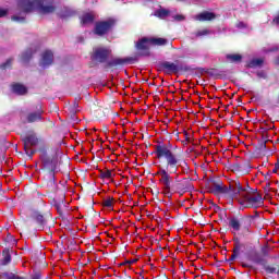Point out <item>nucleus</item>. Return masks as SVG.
Instances as JSON below:
<instances>
[{"mask_svg": "<svg viewBox=\"0 0 279 279\" xmlns=\"http://www.w3.org/2000/svg\"><path fill=\"white\" fill-rule=\"evenodd\" d=\"M156 156L159 160L162 158L166 160L163 166H159L157 175L159 177V184H161V191L167 197L173 195V178L172 173H178L180 167V156L171 150L166 145L156 146Z\"/></svg>", "mask_w": 279, "mask_h": 279, "instance_id": "obj_1", "label": "nucleus"}, {"mask_svg": "<svg viewBox=\"0 0 279 279\" xmlns=\"http://www.w3.org/2000/svg\"><path fill=\"white\" fill-rule=\"evenodd\" d=\"M214 191L223 195L227 199H236L243 208H259V206H263V196L245 190L239 181L231 182L229 186L217 183L214 185Z\"/></svg>", "mask_w": 279, "mask_h": 279, "instance_id": "obj_2", "label": "nucleus"}, {"mask_svg": "<svg viewBox=\"0 0 279 279\" xmlns=\"http://www.w3.org/2000/svg\"><path fill=\"white\" fill-rule=\"evenodd\" d=\"M17 8L23 14L27 12L51 14L56 11V0H17Z\"/></svg>", "mask_w": 279, "mask_h": 279, "instance_id": "obj_3", "label": "nucleus"}, {"mask_svg": "<svg viewBox=\"0 0 279 279\" xmlns=\"http://www.w3.org/2000/svg\"><path fill=\"white\" fill-rule=\"evenodd\" d=\"M117 21H114V19L97 22L94 28V34L97 36H105V34H108V32L114 27Z\"/></svg>", "mask_w": 279, "mask_h": 279, "instance_id": "obj_4", "label": "nucleus"}, {"mask_svg": "<svg viewBox=\"0 0 279 279\" xmlns=\"http://www.w3.org/2000/svg\"><path fill=\"white\" fill-rule=\"evenodd\" d=\"M167 44V39L165 38H142L137 44H136V49L140 51H143L145 49H149V45H157V46H162Z\"/></svg>", "mask_w": 279, "mask_h": 279, "instance_id": "obj_5", "label": "nucleus"}, {"mask_svg": "<svg viewBox=\"0 0 279 279\" xmlns=\"http://www.w3.org/2000/svg\"><path fill=\"white\" fill-rule=\"evenodd\" d=\"M111 53L112 50H110V48L97 47L94 48L93 58L96 62H106Z\"/></svg>", "mask_w": 279, "mask_h": 279, "instance_id": "obj_6", "label": "nucleus"}, {"mask_svg": "<svg viewBox=\"0 0 279 279\" xmlns=\"http://www.w3.org/2000/svg\"><path fill=\"white\" fill-rule=\"evenodd\" d=\"M24 141V149H26V154L29 156H34V150H31L29 147H34V145H38V137H36V134L31 133L23 137Z\"/></svg>", "mask_w": 279, "mask_h": 279, "instance_id": "obj_7", "label": "nucleus"}, {"mask_svg": "<svg viewBox=\"0 0 279 279\" xmlns=\"http://www.w3.org/2000/svg\"><path fill=\"white\" fill-rule=\"evenodd\" d=\"M130 62L128 58H113L107 62V69H119V66H125Z\"/></svg>", "mask_w": 279, "mask_h": 279, "instance_id": "obj_8", "label": "nucleus"}, {"mask_svg": "<svg viewBox=\"0 0 279 279\" xmlns=\"http://www.w3.org/2000/svg\"><path fill=\"white\" fill-rule=\"evenodd\" d=\"M50 64H53V52L46 50L41 54L40 66H50Z\"/></svg>", "mask_w": 279, "mask_h": 279, "instance_id": "obj_9", "label": "nucleus"}, {"mask_svg": "<svg viewBox=\"0 0 279 279\" xmlns=\"http://www.w3.org/2000/svg\"><path fill=\"white\" fill-rule=\"evenodd\" d=\"M215 19H217V15L208 11L195 15V21H215Z\"/></svg>", "mask_w": 279, "mask_h": 279, "instance_id": "obj_10", "label": "nucleus"}, {"mask_svg": "<svg viewBox=\"0 0 279 279\" xmlns=\"http://www.w3.org/2000/svg\"><path fill=\"white\" fill-rule=\"evenodd\" d=\"M177 191H179V193H186V191H191V189H193V185H191V182H189V180L182 181L181 183H178L175 185Z\"/></svg>", "mask_w": 279, "mask_h": 279, "instance_id": "obj_11", "label": "nucleus"}, {"mask_svg": "<svg viewBox=\"0 0 279 279\" xmlns=\"http://www.w3.org/2000/svg\"><path fill=\"white\" fill-rule=\"evenodd\" d=\"M93 21H95V13H93V12L84 13L81 16L82 25H90V23H93Z\"/></svg>", "mask_w": 279, "mask_h": 279, "instance_id": "obj_12", "label": "nucleus"}, {"mask_svg": "<svg viewBox=\"0 0 279 279\" xmlns=\"http://www.w3.org/2000/svg\"><path fill=\"white\" fill-rule=\"evenodd\" d=\"M12 90H13V93H15V95H25V94H27V87H25V85L19 84V83L13 84Z\"/></svg>", "mask_w": 279, "mask_h": 279, "instance_id": "obj_13", "label": "nucleus"}, {"mask_svg": "<svg viewBox=\"0 0 279 279\" xmlns=\"http://www.w3.org/2000/svg\"><path fill=\"white\" fill-rule=\"evenodd\" d=\"M40 119H43V110H38L37 112L29 113L27 117L28 123L40 121Z\"/></svg>", "mask_w": 279, "mask_h": 279, "instance_id": "obj_14", "label": "nucleus"}, {"mask_svg": "<svg viewBox=\"0 0 279 279\" xmlns=\"http://www.w3.org/2000/svg\"><path fill=\"white\" fill-rule=\"evenodd\" d=\"M163 69H166V71H168V73H178L179 68L175 63H171V62H166L163 63Z\"/></svg>", "mask_w": 279, "mask_h": 279, "instance_id": "obj_15", "label": "nucleus"}, {"mask_svg": "<svg viewBox=\"0 0 279 279\" xmlns=\"http://www.w3.org/2000/svg\"><path fill=\"white\" fill-rule=\"evenodd\" d=\"M229 226L230 228H232V230H234L235 232H239V230H241V220L236 218H231L229 221Z\"/></svg>", "mask_w": 279, "mask_h": 279, "instance_id": "obj_16", "label": "nucleus"}, {"mask_svg": "<svg viewBox=\"0 0 279 279\" xmlns=\"http://www.w3.org/2000/svg\"><path fill=\"white\" fill-rule=\"evenodd\" d=\"M168 14H170V12L167 9H159L155 11V16H158V19H167Z\"/></svg>", "mask_w": 279, "mask_h": 279, "instance_id": "obj_17", "label": "nucleus"}, {"mask_svg": "<svg viewBox=\"0 0 279 279\" xmlns=\"http://www.w3.org/2000/svg\"><path fill=\"white\" fill-rule=\"evenodd\" d=\"M250 69H255L256 66H263V59H253L248 62Z\"/></svg>", "mask_w": 279, "mask_h": 279, "instance_id": "obj_18", "label": "nucleus"}, {"mask_svg": "<svg viewBox=\"0 0 279 279\" xmlns=\"http://www.w3.org/2000/svg\"><path fill=\"white\" fill-rule=\"evenodd\" d=\"M241 54H227L229 62H241Z\"/></svg>", "mask_w": 279, "mask_h": 279, "instance_id": "obj_19", "label": "nucleus"}, {"mask_svg": "<svg viewBox=\"0 0 279 279\" xmlns=\"http://www.w3.org/2000/svg\"><path fill=\"white\" fill-rule=\"evenodd\" d=\"M208 34H210V31L208 29H202V31H198L194 34V38H202L204 36H208Z\"/></svg>", "mask_w": 279, "mask_h": 279, "instance_id": "obj_20", "label": "nucleus"}, {"mask_svg": "<svg viewBox=\"0 0 279 279\" xmlns=\"http://www.w3.org/2000/svg\"><path fill=\"white\" fill-rule=\"evenodd\" d=\"M33 219H36L37 223H45V218L43 217V215L38 214V211H35L33 214Z\"/></svg>", "mask_w": 279, "mask_h": 279, "instance_id": "obj_21", "label": "nucleus"}, {"mask_svg": "<svg viewBox=\"0 0 279 279\" xmlns=\"http://www.w3.org/2000/svg\"><path fill=\"white\" fill-rule=\"evenodd\" d=\"M33 56L32 50H26L25 52L22 53V60L23 62H27Z\"/></svg>", "mask_w": 279, "mask_h": 279, "instance_id": "obj_22", "label": "nucleus"}, {"mask_svg": "<svg viewBox=\"0 0 279 279\" xmlns=\"http://www.w3.org/2000/svg\"><path fill=\"white\" fill-rule=\"evenodd\" d=\"M11 19L15 23H24L25 22V15H13Z\"/></svg>", "mask_w": 279, "mask_h": 279, "instance_id": "obj_23", "label": "nucleus"}, {"mask_svg": "<svg viewBox=\"0 0 279 279\" xmlns=\"http://www.w3.org/2000/svg\"><path fill=\"white\" fill-rule=\"evenodd\" d=\"M3 259L1 262L2 265H8V263H10L12 260V258L10 257V253L4 252L3 253Z\"/></svg>", "mask_w": 279, "mask_h": 279, "instance_id": "obj_24", "label": "nucleus"}, {"mask_svg": "<svg viewBox=\"0 0 279 279\" xmlns=\"http://www.w3.org/2000/svg\"><path fill=\"white\" fill-rule=\"evenodd\" d=\"M266 271L267 274H278V267H274V266H266Z\"/></svg>", "mask_w": 279, "mask_h": 279, "instance_id": "obj_25", "label": "nucleus"}, {"mask_svg": "<svg viewBox=\"0 0 279 279\" xmlns=\"http://www.w3.org/2000/svg\"><path fill=\"white\" fill-rule=\"evenodd\" d=\"M71 14H72L71 10L65 8L64 11L60 13V16L61 19H66L68 16H71Z\"/></svg>", "mask_w": 279, "mask_h": 279, "instance_id": "obj_26", "label": "nucleus"}, {"mask_svg": "<svg viewBox=\"0 0 279 279\" xmlns=\"http://www.w3.org/2000/svg\"><path fill=\"white\" fill-rule=\"evenodd\" d=\"M112 172L110 170H106L104 172H101V178H106L107 180H110V178H112Z\"/></svg>", "mask_w": 279, "mask_h": 279, "instance_id": "obj_27", "label": "nucleus"}, {"mask_svg": "<svg viewBox=\"0 0 279 279\" xmlns=\"http://www.w3.org/2000/svg\"><path fill=\"white\" fill-rule=\"evenodd\" d=\"M12 66V59L7 60V62L0 65V69H10Z\"/></svg>", "mask_w": 279, "mask_h": 279, "instance_id": "obj_28", "label": "nucleus"}, {"mask_svg": "<svg viewBox=\"0 0 279 279\" xmlns=\"http://www.w3.org/2000/svg\"><path fill=\"white\" fill-rule=\"evenodd\" d=\"M104 206H106V208H112V198H107L104 202Z\"/></svg>", "mask_w": 279, "mask_h": 279, "instance_id": "obj_29", "label": "nucleus"}, {"mask_svg": "<svg viewBox=\"0 0 279 279\" xmlns=\"http://www.w3.org/2000/svg\"><path fill=\"white\" fill-rule=\"evenodd\" d=\"M173 19H174V21H178V22L184 21V15H182V14H177V15L173 16Z\"/></svg>", "mask_w": 279, "mask_h": 279, "instance_id": "obj_30", "label": "nucleus"}, {"mask_svg": "<svg viewBox=\"0 0 279 279\" xmlns=\"http://www.w3.org/2000/svg\"><path fill=\"white\" fill-rule=\"evenodd\" d=\"M236 256H239V248L233 251V254L231 255V260H234V258H236Z\"/></svg>", "mask_w": 279, "mask_h": 279, "instance_id": "obj_31", "label": "nucleus"}, {"mask_svg": "<svg viewBox=\"0 0 279 279\" xmlns=\"http://www.w3.org/2000/svg\"><path fill=\"white\" fill-rule=\"evenodd\" d=\"M5 14H8V11L4 9H0V19L5 16Z\"/></svg>", "mask_w": 279, "mask_h": 279, "instance_id": "obj_32", "label": "nucleus"}, {"mask_svg": "<svg viewBox=\"0 0 279 279\" xmlns=\"http://www.w3.org/2000/svg\"><path fill=\"white\" fill-rule=\"evenodd\" d=\"M238 27H239L240 29H243V27H245V23L240 22V23L238 24Z\"/></svg>", "mask_w": 279, "mask_h": 279, "instance_id": "obj_33", "label": "nucleus"}, {"mask_svg": "<svg viewBox=\"0 0 279 279\" xmlns=\"http://www.w3.org/2000/svg\"><path fill=\"white\" fill-rule=\"evenodd\" d=\"M16 278V275H14V274H9L8 275V279H15Z\"/></svg>", "mask_w": 279, "mask_h": 279, "instance_id": "obj_34", "label": "nucleus"}, {"mask_svg": "<svg viewBox=\"0 0 279 279\" xmlns=\"http://www.w3.org/2000/svg\"><path fill=\"white\" fill-rule=\"evenodd\" d=\"M274 23H275L276 25H279V15L274 19Z\"/></svg>", "mask_w": 279, "mask_h": 279, "instance_id": "obj_35", "label": "nucleus"}, {"mask_svg": "<svg viewBox=\"0 0 279 279\" xmlns=\"http://www.w3.org/2000/svg\"><path fill=\"white\" fill-rule=\"evenodd\" d=\"M44 165H45V167H49V161H48V160H45V161H44Z\"/></svg>", "mask_w": 279, "mask_h": 279, "instance_id": "obj_36", "label": "nucleus"}, {"mask_svg": "<svg viewBox=\"0 0 279 279\" xmlns=\"http://www.w3.org/2000/svg\"><path fill=\"white\" fill-rule=\"evenodd\" d=\"M259 77H265V73H258Z\"/></svg>", "mask_w": 279, "mask_h": 279, "instance_id": "obj_37", "label": "nucleus"}, {"mask_svg": "<svg viewBox=\"0 0 279 279\" xmlns=\"http://www.w3.org/2000/svg\"><path fill=\"white\" fill-rule=\"evenodd\" d=\"M33 279H40V277H38V276H35V277H33Z\"/></svg>", "mask_w": 279, "mask_h": 279, "instance_id": "obj_38", "label": "nucleus"}, {"mask_svg": "<svg viewBox=\"0 0 279 279\" xmlns=\"http://www.w3.org/2000/svg\"><path fill=\"white\" fill-rule=\"evenodd\" d=\"M56 166V161H52V167H54Z\"/></svg>", "mask_w": 279, "mask_h": 279, "instance_id": "obj_39", "label": "nucleus"}, {"mask_svg": "<svg viewBox=\"0 0 279 279\" xmlns=\"http://www.w3.org/2000/svg\"><path fill=\"white\" fill-rule=\"evenodd\" d=\"M272 173H277V170L275 169V170H272Z\"/></svg>", "mask_w": 279, "mask_h": 279, "instance_id": "obj_40", "label": "nucleus"}, {"mask_svg": "<svg viewBox=\"0 0 279 279\" xmlns=\"http://www.w3.org/2000/svg\"><path fill=\"white\" fill-rule=\"evenodd\" d=\"M276 169H279V165H276Z\"/></svg>", "mask_w": 279, "mask_h": 279, "instance_id": "obj_41", "label": "nucleus"}, {"mask_svg": "<svg viewBox=\"0 0 279 279\" xmlns=\"http://www.w3.org/2000/svg\"><path fill=\"white\" fill-rule=\"evenodd\" d=\"M50 169H53V166L49 167Z\"/></svg>", "mask_w": 279, "mask_h": 279, "instance_id": "obj_42", "label": "nucleus"}]
</instances>
